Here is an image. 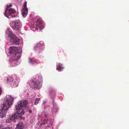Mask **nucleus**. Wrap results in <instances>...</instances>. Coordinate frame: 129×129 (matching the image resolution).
<instances>
[{
	"label": "nucleus",
	"mask_w": 129,
	"mask_h": 129,
	"mask_svg": "<svg viewBox=\"0 0 129 129\" xmlns=\"http://www.w3.org/2000/svg\"><path fill=\"white\" fill-rule=\"evenodd\" d=\"M27 102L26 101H21L19 103H18L16 105L15 108L17 110L16 113L14 114L10 118V120L13 121L15 118H18L21 117L24 113V110L22 108L27 106Z\"/></svg>",
	"instance_id": "f257e3e1"
},
{
	"label": "nucleus",
	"mask_w": 129,
	"mask_h": 129,
	"mask_svg": "<svg viewBox=\"0 0 129 129\" xmlns=\"http://www.w3.org/2000/svg\"><path fill=\"white\" fill-rule=\"evenodd\" d=\"M13 102V98L11 95H7L5 97L0 109V117L1 118L5 116L10 106L12 104Z\"/></svg>",
	"instance_id": "f03ea898"
},
{
	"label": "nucleus",
	"mask_w": 129,
	"mask_h": 129,
	"mask_svg": "<svg viewBox=\"0 0 129 129\" xmlns=\"http://www.w3.org/2000/svg\"><path fill=\"white\" fill-rule=\"evenodd\" d=\"M10 53L11 54L14 55V59L12 60V63L14 62V63L17 62V61L19 59L21 56V50L19 47H10L9 49Z\"/></svg>",
	"instance_id": "7ed1b4c3"
},
{
	"label": "nucleus",
	"mask_w": 129,
	"mask_h": 129,
	"mask_svg": "<svg viewBox=\"0 0 129 129\" xmlns=\"http://www.w3.org/2000/svg\"><path fill=\"white\" fill-rule=\"evenodd\" d=\"M6 37L9 38L10 41L13 44L18 45L19 43L20 40L13 34L9 28H8L6 32Z\"/></svg>",
	"instance_id": "20e7f679"
},
{
	"label": "nucleus",
	"mask_w": 129,
	"mask_h": 129,
	"mask_svg": "<svg viewBox=\"0 0 129 129\" xmlns=\"http://www.w3.org/2000/svg\"><path fill=\"white\" fill-rule=\"evenodd\" d=\"M12 5L10 4V5H7V9L5 10L4 13L5 16L8 18H9V17H15L14 14L16 11L15 10L11 8Z\"/></svg>",
	"instance_id": "39448f33"
},
{
	"label": "nucleus",
	"mask_w": 129,
	"mask_h": 129,
	"mask_svg": "<svg viewBox=\"0 0 129 129\" xmlns=\"http://www.w3.org/2000/svg\"><path fill=\"white\" fill-rule=\"evenodd\" d=\"M10 24L11 27L16 30H20L21 27V22L19 20L11 21Z\"/></svg>",
	"instance_id": "423d86ee"
},
{
	"label": "nucleus",
	"mask_w": 129,
	"mask_h": 129,
	"mask_svg": "<svg viewBox=\"0 0 129 129\" xmlns=\"http://www.w3.org/2000/svg\"><path fill=\"white\" fill-rule=\"evenodd\" d=\"M30 87L33 88H39L40 87V82L38 79L30 80L29 82Z\"/></svg>",
	"instance_id": "0eeeda50"
},
{
	"label": "nucleus",
	"mask_w": 129,
	"mask_h": 129,
	"mask_svg": "<svg viewBox=\"0 0 129 129\" xmlns=\"http://www.w3.org/2000/svg\"><path fill=\"white\" fill-rule=\"evenodd\" d=\"M43 27V23L42 19L39 18L37 20L36 24L34 26V28L36 30H40Z\"/></svg>",
	"instance_id": "6e6552de"
},
{
	"label": "nucleus",
	"mask_w": 129,
	"mask_h": 129,
	"mask_svg": "<svg viewBox=\"0 0 129 129\" xmlns=\"http://www.w3.org/2000/svg\"><path fill=\"white\" fill-rule=\"evenodd\" d=\"M23 125V123L22 122H19L17 125L15 129H23L24 126Z\"/></svg>",
	"instance_id": "1a4fd4ad"
},
{
	"label": "nucleus",
	"mask_w": 129,
	"mask_h": 129,
	"mask_svg": "<svg viewBox=\"0 0 129 129\" xmlns=\"http://www.w3.org/2000/svg\"><path fill=\"white\" fill-rule=\"evenodd\" d=\"M22 14L23 16L25 17H26L28 12L27 8L23 9L22 10Z\"/></svg>",
	"instance_id": "9d476101"
},
{
	"label": "nucleus",
	"mask_w": 129,
	"mask_h": 129,
	"mask_svg": "<svg viewBox=\"0 0 129 129\" xmlns=\"http://www.w3.org/2000/svg\"><path fill=\"white\" fill-rule=\"evenodd\" d=\"M62 64L60 63H58L57 65L56 69L57 70L59 71H62V69H63Z\"/></svg>",
	"instance_id": "9b49d317"
},
{
	"label": "nucleus",
	"mask_w": 129,
	"mask_h": 129,
	"mask_svg": "<svg viewBox=\"0 0 129 129\" xmlns=\"http://www.w3.org/2000/svg\"><path fill=\"white\" fill-rule=\"evenodd\" d=\"M13 80L12 77H9L7 79V82L10 83L12 82Z\"/></svg>",
	"instance_id": "f8f14e48"
},
{
	"label": "nucleus",
	"mask_w": 129,
	"mask_h": 129,
	"mask_svg": "<svg viewBox=\"0 0 129 129\" xmlns=\"http://www.w3.org/2000/svg\"><path fill=\"white\" fill-rule=\"evenodd\" d=\"M41 100L40 98H37L35 100V104L37 105L39 101H40Z\"/></svg>",
	"instance_id": "ddd939ff"
},
{
	"label": "nucleus",
	"mask_w": 129,
	"mask_h": 129,
	"mask_svg": "<svg viewBox=\"0 0 129 129\" xmlns=\"http://www.w3.org/2000/svg\"><path fill=\"white\" fill-rule=\"evenodd\" d=\"M19 80L18 78H16V79H15L14 81L15 82V85L19 83Z\"/></svg>",
	"instance_id": "4468645a"
},
{
	"label": "nucleus",
	"mask_w": 129,
	"mask_h": 129,
	"mask_svg": "<svg viewBox=\"0 0 129 129\" xmlns=\"http://www.w3.org/2000/svg\"><path fill=\"white\" fill-rule=\"evenodd\" d=\"M33 58H29V62L31 64H33Z\"/></svg>",
	"instance_id": "2eb2a0df"
},
{
	"label": "nucleus",
	"mask_w": 129,
	"mask_h": 129,
	"mask_svg": "<svg viewBox=\"0 0 129 129\" xmlns=\"http://www.w3.org/2000/svg\"><path fill=\"white\" fill-rule=\"evenodd\" d=\"M47 123V120L45 119L44 120L43 122L41 124V125H42L43 124H45Z\"/></svg>",
	"instance_id": "dca6fc26"
},
{
	"label": "nucleus",
	"mask_w": 129,
	"mask_h": 129,
	"mask_svg": "<svg viewBox=\"0 0 129 129\" xmlns=\"http://www.w3.org/2000/svg\"><path fill=\"white\" fill-rule=\"evenodd\" d=\"M43 46L42 44V43H40L38 44L37 45L36 47H41Z\"/></svg>",
	"instance_id": "f3484780"
},
{
	"label": "nucleus",
	"mask_w": 129,
	"mask_h": 129,
	"mask_svg": "<svg viewBox=\"0 0 129 129\" xmlns=\"http://www.w3.org/2000/svg\"><path fill=\"white\" fill-rule=\"evenodd\" d=\"M26 4L27 2H25L23 5V9L27 8L26 7Z\"/></svg>",
	"instance_id": "a211bd4d"
},
{
	"label": "nucleus",
	"mask_w": 129,
	"mask_h": 129,
	"mask_svg": "<svg viewBox=\"0 0 129 129\" xmlns=\"http://www.w3.org/2000/svg\"><path fill=\"white\" fill-rule=\"evenodd\" d=\"M2 129H10L9 127H6L5 128H3Z\"/></svg>",
	"instance_id": "6ab92c4d"
},
{
	"label": "nucleus",
	"mask_w": 129,
	"mask_h": 129,
	"mask_svg": "<svg viewBox=\"0 0 129 129\" xmlns=\"http://www.w3.org/2000/svg\"><path fill=\"white\" fill-rule=\"evenodd\" d=\"M2 93V89L0 87V95Z\"/></svg>",
	"instance_id": "aec40b11"
},
{
	"label": "nucleus",
	"mask_w": 129,
	"mask_h": 129,
	"mask_svg": "<svg viewBox=\"0 0 129 129\" xmlns=\"http://www.w3.org/2000/svg\"><path fill=\"white\" fill-rule=\"evenodd\" d=\"M29 113H32V111L31 110H30L29 111Z\"/></svg>",
	"instance_id": "412c9836"
},
{
	"label": "nucleus",
	"mask_w": 129,
	"mask_h": 129,
	"mask_svg": "<svg viewBox=\"0 0 129 129\" xmlns=\"http://www.w3.org/2000/svg\"><path fill=\"white\" fill-rule=\"evenodd\" d=\"M2 125H1V126H0V128H1V127H2Z\"/></svg>",
	"instance_id": "4be33fe9"
}]
</instances>
